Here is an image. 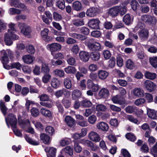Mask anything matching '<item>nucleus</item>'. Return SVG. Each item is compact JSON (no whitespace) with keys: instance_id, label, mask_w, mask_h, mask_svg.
Returning <instances> with one entry per match:
<instances>
[{"instance_id":"a19ab883","label":"nucleus","mask_w":157,"mask_h":157,"mask_svg":"<svg viewBox=\"0 0 157 157\" xmlns=\"http://www.w3.org/2000/svg\"><path fill=\"white\" fill-rule=\"evenodd\" d=\"M81 95V93L80 91L76 90H74L72 93V98L73 99L75 100L79 98Z\"/></svg>"},{"instance_id":"58836bf2","label":"nucleus","mask_w":157,"mask_h":157,"mask_svg":"<svg viewBox=\"0 0 157 157\" xmlns=\"http://www.w3.org/2000/svg\"><path fill=\"white\" fill-rule=\"evenodd\" d=\"M72 23L73 25L77 26H81L84 25L83 20L79 19H75L73 20Z\"/></svg>"},{"instance_id":"9d476101","label":"nucleus","mask_w":157,"mask_h":157,"mask_svg":"<svg viewBox=\"0 0 157 157\" xmlns=\"http://www.w3.org/2000/svg\"><path fill=\"white\" fill-rule=\"evenodd\" d=\"M145 87L149 92H151L155 89V85L153 82L149 81L146 80L144 82Z\"/></svg>"},{"instance_id":"13d9d810","label":"nucleus","mask_w":157,"mask_h":157,"mask_svg":"<svg viewBox=\"0 0 157 157\" xmlns=\"http://www.w3.org/2000/svg\"><path fill=\"white\" fill-rule=\"evenodd\" d=\"M80 31L81 33L86 35L89 34L90 33L89 29L87 27L85 26L81 27Z\"/></svg>"},{"instance_id":"e433bc0d","label":"nucleus","mask_w":157,"mask_h":157,"mask_svg":"<svg viewBox=\"0 0 157 157\" xmlns=\"http://www.w3.org/2000/svg\"><path fill=\"white\" fill-rule=\"evenodd\" d=\"M26 140L29 144L33 145H37L39 144V143L38 141H36L35 140H33L32 138L29 137L27 135H25L24 136Z\"/></svg>"},{"instance_id":"3c124183","label":"nucleus","mask_w":157,"mask_h":157,"mask_svg":"<svg viewBox=\"0 0 157 157\" xmlns=\"http://www.w3.org/2000/svg\"><path fill=\"white\" fill-rule=\"evenodd\" d=\"M27 52L29 53L33 54L35 51L34 47L32 45H29L26 47Z\"/></svg>"},{"instance_id":"e2e57ef3","label":"nucleus","mask_w":157,"mask_h":157,"mask_svg":"<svg viewBox=\"0 0 157 157\" xmlns=\"http://www.w3.org/2000/svg\"><path fill=\"white\" fill-rule=\"evenodd\" d=\"M77 124L82 127H86L88 124L87 122L84 119L82 120H78L77 122Z\"/></svg>"},{"instance_id":"7ed1b4c3","label":"nucleus","mask_w":157,"mask_h":157,"mask_svg":"<svg viewBox=\"0 0 157 157\" xmlns=\"http://www.w3.org/2000/svg\"><path fill=\"white\" fill-rule=\"evenodd\" d=\"M141 20L150 25L153 26L156 23V19L153 15L144 14L142 16Z\"/></svg>"},{"instance_id":"cd10ccee","label":"nucleus","mask_w":157,"mask_h":157,"mask_svg":"<svg viewBox=\"0 0 157 157\" xmlns=\"http://www.w3.org/2000/svg\"><path fill=\"white\" fill-rule=\"evenodd\" d=\"M90 57L93 61H97L100 58V53L97 52H92L90 54Z\"/></svg>"},{"instance_id":"6e6d98bb","label":"nucleus","mask_w":157,"mask_h":157,"mask_svg":"<svg viewBox=\"0 0 157 157\" xmlns=\"http://www.w3.org/2000/svg\"><path fill=\"white\" fill-rule=\"evenodd\" d=\"M65 153H68L69 155H71L73 154V150L69 146H67L62 149Z\"/></svg>"},{"instance_id":"de8ad7c7","label":"nucleus","mask_w":157,"mask_h":157,"mask_svg":"<svg viewBox=\"0 0 157 157\" xmlns=\"http://www.w3.org/2000/svg\"><path fill=\"white\" fill-rule=\"evenodd\" d=\"M149 61L151 64L154 67H157V57H153L149 58Z\"/></svg>"},{"instance_id":"f8f14e48","label":"nucleus","mask_w":157,"mask_h":157,"mask_svg":"<svg viewBox=\"0 0 157 157\" xmlns=\"http://www.w3.org/2000/svg\"><path fill=\"white\" fill-rule=\"evenodd\" d=\"M45 151L47 153V157H56V149L53 147H47L45 149Z\"/></svg>"},{"instance_id":"bb28decb","label":"nucleus","mask_w":157,"mask_h":157,"mask_svg":"<svg viewBox=\"0 0 157 157\" xmlns=\"http://www.w3.org/2000/svg\"><path fill=\"white\" fill-rule=\"evenodd\" d=\"M99 96L101 98H105L108 97L109 94V90L106 89L102 88L101 90L98 94Z\"/></svg>"},{"instance_id":"0eeeda50","label":"nucleus","mask_w":157,"mask_h":157,"mask_svg":"<svg viewBox=\"0 0 157 157\" xmlns=\"http://www.w3.org/2000/svg\"><path fill=\"white\" fill-rule=\"evenodd\" d=\"M102 12V10L101 8L92 7L87 10L86 14L87 16L93 17Z\"/></svg>"},{"instance_id":"9b49d317","label":"nucleus","mask_w":157,"mask_h":157,"mask_svg":"<svg viewBox=\"0 0 157 157\" xmlns=\"http://www.w3.org/2000/svg\"><path fill=\"white\" fill-rule=\"evenodd\" d=\"M10 5L12 6H14L16 7L22 8L23 10H25L26 8V6L24 4L21 3L17 0H10Z\"/></svg>"},{"instance_id":"0e129e2a","label":"nucleus","mask_w":157,"mask_h":157,"mask_svg":"<svg viewBox=\"0 0 157 157\" xmlns=\"http://www.w3.org/2000/svg\"><path fill=\"white\" fill-rule=\"evenodd\" d=\"M119 9L118 10L119 13L121 15L124 14L126 12V7L125 6H118Z\"/></svg>"},{"instance_id":"680f3d73","label":"nucleus","mask_w":157,"mask_h":157,"mask_svg":"<svg viewBox=\"0 0 157 157\" xmlns=\"http://www.w3.org/2000/svg\"><path fill=\"white\" fill-rule=\"evenodd\" d=\"M53 17L54 19L57 21H59L62 19L61 15L56 12H54L53 13Z\"/></svg>"},{"instance_id":"2eb2a0df","label":"nucleus","mask_w":157,"mask_h":157,"mask_svg":"<svg viewBox=\"0 0 157 157\" xmlns=\"http://www.w3.org/2000/svg\"><path fill=\"white\" fill-rule=\"evenodd\" d=\"M80 59L84 62H87L89 59V54L84 51H82L79 53Z\"/></svg>"},{"instance_id":"5fc2aeb1","label":"nucleus","mask_w":157,"mask_h":157,"mask_svg":"<svg viewBox=\"0 0 157 157\" xmlns=\"http://www.w3.org/2000/svg\"><path fill=\"white\" fill-rule=\"evenodd\" d=\"M40 101H49V97L45 94H43L39 96Z\"/></svg>"},{"instance_id":"37998d69","label":"nucleus","mask_w":157,"mask_h":157,"mask_svg":"<svg viewBox=\"0 0 157 157\" xmlns=\"http://www.w3.org/2000/svg\"><path fill=\"white\" fill-rule=\"evenodd\" d=\"M56 6L59 9L63 10L65 8V2L64 0H57Z\"/></svg>"},{"instance_id":"72a5a7b5","label":"nucleus","mask_w":157,"mask_h":157,"mask_svg":"<svg viewBox=\"0 0 157 157\" xmlns=\"http://www.w3.org/2000/svg\"><path fill=\"white\" fill-rule=\"evenodd\" d=\"M144 75L146 78L151 80H154L156 77L155 73L149 71L146 72Z\"/></svg>"},{"instance_id":"c03bdc74","label":"nucleus","mask_w":157,"mask_h":157,"mask_svg":"<svg viewBox=\"0 0 157 157\" xmlns=\"http://www.w3.org/2000/svg\"><path fill=\"white\" fill-rule=\"evenodd\" d=\"M51 76L48 73L45 74L42 77V82L44 83H47L50 82Z\"/></svg>"},{"instance_id":"473e14b6","label":"nucleus","mask_w":157,"mask_h":157,"mask_svg":"<svg viewBox=\"0 0 157 157\" xmlns=\"http://www.w3.org/2000/svg\"><path fill=\"white\" fill-rule=\"evenodd\" d=\"M40 139L45 144H49L50 142V137L44 133L41 134L40 135Z\"/></svg>"},{"instance_id":"79ce46f5","label":"nucleus","mask_w":157,"mask_h":157,"mask_svg":"<svg viewBox=\"0 0 157 157\" xmlns=\"http://www.w3.org/2000/svg\"><path fill=\"white\" fill-rule=\"evenodd\" d=\"M0 108L2 113L4 115H5L7 113L8 109L5 106L4 102L2 100L0 101Z\"/></svg>"},{"instance_id":"603ef678","label":"nucleus","mask_w":157,"mask_h":157,"mask_svg":"<svg viewBox=\"0 0 157 157\" xmlns=\"http://www.w3.org/2000/svg\"><path fill=\"white\" fill-rule=\"evenodd\" d=\"M71 142V140L68 138H65L62 140L60 142V145L62 146H64L69 144Z\"/></svg>"},{"instance_id":"774afa93","label":"nucleus","mask_w":157,"mask_h":157,"mask_svg":"<svg viewBox=\"0 0 157 157\" xmlns=\"http://www.w3.org/2000/svg\"><path fill=\"white\" fill-rule=\"evenodd\" d=\"M145 102V100L144 98H140L136 100L134 102L135 104L136 105H143Z\"/></svg>"},{"instance_id":"052dcab7","label":"nucleus","mask_w":157,"mask_h":157,"mask_svg":"<svg viewBox=\"0 0 157 157\" xmlns=\"http://www.w3.org/2000/svg\"><path fill=\"white\" fill-rule=\"evenodd\" d=\"M62 102L65 106L67 108H69L71 105V101L67 99L63 98L62 100Z\"/></svg>"},{"instance_id":"2f4dec72","label":"nucleus","mask_w":157,"mask_h":157,"mask_svg":"<svg viewBox=\"0 0 157 157\" xmlns=\"http://www.w3.org/2000/svg\"><path fill=\"white\" fill-rule=\"evenodd\" d=\"M52 73L54 75L60 78L64 77L65 73L64 71L61 69H57L54 70L53 71Z\"/></svg>"},{"instance_id":"a18cd8bd","label":"nucleus","mask_w":157,"mask_h":157,"mask_svg":"<svg viewBox=\"0 0 157 157\" xmlns=\"http://www.w3.org/2000/svg\"><path fill=\"white\" fill-rule=\"evenodd\" d=\"M80 104L82 106L85 107H90L92 104L90 101L86 99L82 101L81 102Z\"/></svg>"},{"instance_id":"aec40b11","label":"nucleus","mask_w":157,"mask_h":157,"mask_svg":"<svg viewBox=\"0 0 157 157\" xmlns=\"http://www.w3.org/2000/svg\"><path fill=\"white\" fill-rule=\"evenodd\" d=\"M148 32L147 30L143 29L141 30L138 33L140 37L141 40H145L148 38Z\"/></svg>"},{"instance_id":"393cba45","label":"nucleus","mask_w":157,"mask_h":157,"mask_svg":"<svg viewBox=\"0 0 157 157\" xmlns=\"http://www.w3.org/2000/svg\"><path fill=\"white\" fill-rule=\"evenodd\" d=\"M133 18H132L130 15L126 14L123 18V21L125 24L127 25L131 24L133 21Z\"/></svg>"},{"instance_id":"6ab92c4d","label":"nucleus","mask_w":157,"mask_h":157,"mask_svg":"<svg viewBox=\"0 0 157 157\" xmlns=\"http://www.w3.org/2000/svg\"><path fill=\"white\" fill-rule=\"evenodd\" d=\"M133 93L134 96L140 97L144 96V91L143 90L139 88H135L133 90Z\"/></svg>"},{"instance_id":"b1692460","label":"nucleus","mask_w":157,"mask_h":157,"mask_svg":"<svg viewBox=\"0 0 157 157\" xmlns=\"http://www.w3.org/2000/svg\"><path fill=\"white\" fill-rule=\"evenodd\" d=\"M112 100L114 103L119 104L120 105L125 104V102L124 101L121 100V96L119 95H117L113 97Z\"/></svg>"},{"instance_id":"338daca9","label":"nucleus","mask_w":157,"mask_h":157,"mask_svg":"<svg viewBox=\"0 0 157 157\" xmlns=\"http://www.w3.org/2000/svg\"><path fill=\"white\" fill-rule=\"evenodd\" d=\"M96 109L98 111H104L106 109L105 106L102 104H99L96 106Z\"/></svg>"},{"instance_id":"c756f323","label":"nucleus","mask_w":157,"mask_h":157,"mask_svg":"<svg viewBox=\"0 0 157 157\" xmlns=\"http://www.w3.org/2000/svg\"><path fill=\"white\" fill-rule=\"evenodd\" d=\"M64 85L67 89H70L72 87L71 80L69 77H67L64 79Z\"/></svg>"},{"instance_id":"f03ea898","label":"nucleus","mask_w":157,"mask_h":157,"mask_svg":"<svg viewBox=\"0 0 157 157\" xmlns=\"http://www.w3.org/2000/svg\"><path fill=\"white\" fill-rule=\"evenodd\" d=\"M6 124L9 128L10 125L9 122L11 127L13 128V132L15 135L19 137H22V135L19 130L16 128V124L17 123V120L14 115L12 113H10L8 115L7 118H5Z\"/></svg>"},{"instance_id":"c85d7f7f","label":"nucleus","mask_w":157,"mask_h":157,"mask_svg":"<svg viewBox=\"0 0 157 157\" xmlns=\"http://www.w3.org/2000/svg\"><path fill=\"white\" fill-rule=\"evenodd\" d=\"M125 66L127 68L132 70L135 67L134 62L130 59H127L125 62Z\"/></svg>"},{"instance_id":"4c0bfd02","label":"nucleus","mask_w":157,"mask_h":157,"mask_svg":"<svg viewBox=\"0 0 157 157\" xmlns=\"http://www.w3.org/2000/svg\"><path fill=\"white\" fill-rule=\"evenodd\" d=\"M64 70L65 72L68 74H75L76 72V69L75 68L73 67L68 66L67 67L65 68Z\"/></svg>"},{"instance_id":"5701e85b","label":"nucleus","mask_w":157,"mask_h":157,"mask_svg":"<svg viewBox=\"0 0 157 157\" xmlns=\"http://www.w3.org/2000/svg\"><path fill=\"white\" fill-rule=\"evenodd\" d=\"M65 121L67 125L70 127L73 126L75 124V120L69 116H67L65 117Z\"/></svg>"},{"instance_id":"4d7b16f0","label":"nucleus","mask_w":157,"mask_h":157,"mask_svg":"<svg viewBox=\"0 0 157 157\" xmlns=\"http://www.w3.org/2000/svg\"><path fill=\"white\" fill-rule=\"evenodd\" d=\"M74 149L76 152L78 153L82 151V147L78 144L77 141L75 142Z\"/></svg>"},{"instance_id":"4be33fe9","label":"nucleus","mask_w":157,"mask_h":157,"mask_svg":"<svg viewBox=\"0 0 157 157\" xmlns=\"http://www.w3.org/2000/svg\"><path fill=\"white\" fill-rule=\"evenodd\" d=\"M119 8L118 6H116L110 9L109 11V14L113 17L116 16L118 13Z\"/></svg>"},{"instance_id":"a878e982","label":"nucleus","mask_w":157,"mask_h":157,"mask_svg":"<svg viewBox=\"0 0 157 157\" xmlns=\"http://www.w3.org/2000/svg\"><path fill=\"white\" fill-rule=\"evenodd\" d=\"M72 8L75 10L80 11L82 8V5L79 1H75L73 3Z\"/></svg>"},{"instance_id":"4468645a","label":"nucleus","mask_w":157,"mask_h":157,"mask_svg":"<svg viewBox=\"0 0 157 157\" xmlns=\"http://www.w3.org/2000/svg\"><path fill=\"white\" fill-rule=\"evenodd\" d=\"M87 85L90 88H91L94 92L98 91L99 89V86L98 84H94L93 82L90 79L87 80Z\"/></svg>"},{"instance_id":"20e7f679","label":"nucleus","mask_w":157,"mask_h":157,"mask_svg":"<svg viewBox=\"0 0 157 157\" xmlns=\"http://www.w3.org/2000/svg\"><path fill=\"white\" fill-rule=\"evenodd\" d=\"M86 44L88 48L91 51H100L101 49V46L100 44L98 42H93L92 39L86 40Z\"/></svg>"},{"instance_id":"f257e3e1","label":"nucleus","mask_w":157,"mask_h":157,"mask_svg":"<svg viewBox=\"0 0 157 157\" xmlns=\"http://www.w3.org/2000/svg\"><path fill=\"white\" fill-rule=\"evenodd\" d=\"M15 27V24L12 23L10 24L9 27L10 29L8 30L7 33H5L4 34V40L7 45L10 46L12 44V40H16L19 39V36L14 34L13 32V31H17Z\"/></svg>"},{"instance_id":"a211bd4d","label":"nucleus","mask_w":157,"mask_h":157,"mask_svg":"<svg viewBox=\"0 0 157 157\" xmlns=\"http://www.w3.org/2000/svg\"><path fill=\"white\" fill-rule=\"evenodd\" d=\"M147 114L148 117L153 119H157V112L154 109H147Z\"/></svg>"},{"instance_id":"dca6fc26","label":"nucleus","mask_w":157,"mask_h":157,"mask_svg":"<svg viewBox=\"0 0 157 157\" xmlns=\"http://www.w3.org/2000/svg\"><path fill=\"white\" fill-rule=\"evenodd\" d=\"M96 127L98 129L104 131H107L109 128L108 124L103 122L98 123L96 124Z\"/></svg>"},{"instance_id":"f3484780","label":"nucleus","mask_w":157,"mask_h":157,"mask_svg":"<svg viewBox=\"0 0 157 157\" xmlns=\"http://www.w3.org/2000/svg\"><path fill=\"white\" fill-rule=\"evenodd\" d=\"M22 59L25 63L30 64L33 63L35 58L33 56L26 55L23 56Z\"/></svg>"},{"instance_id":"412c9836","label":"nucleus","mask_w":157,"mask_h":157,"mask_svg":"<svg viewBox=\"0 0 157 157\" xmlns=\"http://www.w3.org/2000/svg\"><path fill=\"white\" fill-rule=\"evenodd\" d=\"M98 75L99 79L103 80L107 78L109 75V73L105 70H99L98 71Z\"/></svg>"},{"instance_id":"c9c22d12","label":"nucleus","mask_w":157,"mask_h":157,"mask_svg":"<svg viewBox=\"0 0 157 157\" xmlns=\"http://www.w3.org/2000/svg\"><path fill=\"white\" fill-rule=\"evenodd\" d=\"M40 112L42 115L46 117H50L52 116L51 112L49 110L44 108H41Z\"/></svg>"},{"instance_id":"864d4df0","label":"nucleus","mask_w":157,"mask_h":157,"mask_svg":"<svg viewBox=\"0 0 157 157\" xmlns=\"http://www.w3.org/2000/svg\"><path fill=\"white\" fill-rule=\"evenodd\" d=\"M126 138L130 141H134L136 139V136L133 134L131 133H128L126 134L125 135Z\"/></svg>"},{"instance_id":"6e6552de","label":"nucleus","mask_w":157,"mask_h":157,"mask_svg":"<svg viewBox=\"0 0 157 157\" xmlns=\"http://www.w3.org/2000/svg\"><path fill=\"white\" fill-rule=\"evenodd\" d=\"M47 48L51 52V54L54 52L59 51L61 47V45L57 43H53L47 45Z\"/></svg>"},{"instance_id":"f704fd0d","label":"nucleus","mask_w":157,"mask_h":157,"mask_svg":"<svg viewBox=\"0 0 157 157\" xmlns=\"http://www.w3.org/2000/svg\"><path fill=\"white\" fill-rule=\"evenodd\" d=\"M125 110L126 112L129 113H136L137 111L136 107L135 106H128L126 108Z\"/></svg>"},{"instance_id":"8fccbe9b","label":"nucleus","mask_w":157,"mask_h":157,"mask_svg":"<svg viewBox=\"0 0 157 157\" xmlns=\"http://www.w3.org/2000/svg\"><path fill=\"white\" fill-rule=\"evenodd\" d=\"M97 121V117L95 115H92L89 117L88 118V122L90 124H94Z\"/></svg>"},{"instance_id":"09e8293b","label":"nucleus","mask_w":157,"mask_h":157,"mask_svg":"<svg viewBox=\"0 0 157 157\" xmlns=\"http://www.w3.org/2000/svg\"><path fill=\"white\" fill-rule=\"evenodd\" d=\"M45 131L49 135H52L55 133V130L52 126H48L45 128Z\"/></svg>"},{"instance_id":"ea45409f","label":"nucleus","mask_w":157,"mask_h":157,"mask_svg":"<svg viewBox=\"0 0 157 157\" xmlns=\"http://www.w3.org/2000/svg\"><path fill=\"white\" fill-rule=\"evenodd\" d=\"M60 84V81L57 78H55L52 79L51 85L53 88H57L59 86Z\"/></svg>"},{"instance_id":"69168bd1","label":"nucleus","mask_w":157,"mask_h":157,"mask_svg":"<svg viewBox=\"0 0 157 157\" xmlns=\"http://www.w3.org/2000/svg\"><path fill=\"white\" fill-rule=\"evenodd\" d=\"M127 119L131 122L134 123L136 124H137L138 121V120L136 119L135 118L132 116L131 115H128L127 116Z\"/></svg>"},{"instance_id":"49530a36","label":"nucleus","mask_w":157,"mask_h":157,"mask_svg":"<svg viewBox=\"0 0 157 157\" xmlns=\"http://www.w3.org/2000/svg\"><path fill=\"white\" fill-rule=\"evenodd\" d=\"M144 46L145 48H147V50L148 52L153 53H155L157 52V48L156 47L151 46L149 47V46L147 45H145Z\"/></svg>"},{"instance_id":"39448f33","label":"nucleus","mask_w":157,"mask_h":157,"mask_svg":"<svg viewBox=\"0 0 157 157\" xmlns=\"http://www.w3.org/2000/svg\"><path fill=\"white\" fill-rule=\"evenodd\" d=\"M7 52L9 54H11L12 53L11 51L10 50H7L6 51L3 50L1 51V60L3 64V67L5 68L9 69L8 66L6 65L9 62Z\"/></svg>"},{"instance_id":"7c9ffc66","label":"nucleus","mask_w":157,"mask_h":157,"mask_svg":"<svg viewBox=\"0 0 157 157\" xmlns=\"http://www.w3.org/2000/svg\"><path fill=\"white\" fill-rule=\"evenodd\" d=\"M41 63V72L45 74H47L49 72L50 69L48 66V64L43 62H42Z\"/></svg>"},{"instance_id":"423d86ee","label":"nucleus","mask_w":157,"mask_h":157,"mask_svg":"<svg viewBox=\"0 0 157 157\" xmlns=\"http://www.w3.org/2000/svg\"><path fill=\"white\" fill-rule=\"evenodd\" d=\"M18 26L21 29V32L26 36L29 37L32 32L31 27L24 23L19 22Z\"/></svg>"},{"instance_id":"bf43d9fd","label":"nucleus","mask_w":157,"mask_h":157,"mask_svg":"<svg viewBox=\"0 0 157 157\" xmlns=\"http://www.w3.org/2000/svg\"><path fill=\"white\" fill-rule=\"evenodd\" d=\"M31 114L34 117L37 116L39 113V110L36 108H33L31 110Z\"/></svg>"},{"instance_id":"1a4fd4ad","label":"nucleus","mask_w":157,"mask_h":157,"mask_svg":"<svg viewBox=\"0 0 157 157\" xmlns=\"http://www.w3.org/2000/svg\"><path fill=\"white\" fill-rule=\"evenodd\" d=\"M88 137L91 141L95 142H98L101 140L99 135L94 131H91L89 134Z\"/></svg>"},{"instance_id":"ddd939ff","label":"nucleus","mask_w":157,"mask_h":157,"mask_svg":"<svg viewBox=\"0 0 157 157\" xmlns=\"http://www.w3.org/2000/svg\"><path fill=\"white\" fill-rule=\"evenodd\" d=\"M100 21L97 19L90 20L88 23L89 26L93 29H98L99 28Z\"/></svg>"}]
</instances>
